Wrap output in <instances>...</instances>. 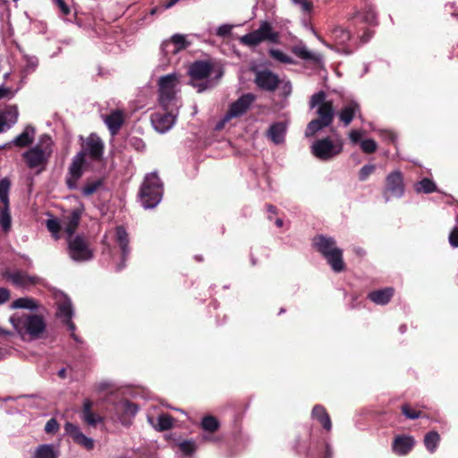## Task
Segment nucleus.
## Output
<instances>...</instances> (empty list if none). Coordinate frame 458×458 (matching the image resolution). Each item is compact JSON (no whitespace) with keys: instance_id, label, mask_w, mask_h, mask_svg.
<instances>
[{"instance_id":"f257e3e1","label":"nucleus","mask_w":458,"mask_h":458,"mask_svg":"<svg viewBox=\"0 0 458 458\" xmlns=\"http://www.w3.org/2000/svg\"><path fill=\"white\" fill-rule=\"evenodd\" d=\"M310 108H316L318 118L311 120L306 128L305 136L311 137L330 126L335 115L334 103L327 99V94L320 90L313 94L310 100Z\"/></svg>"},{"instance_id":"f03ea898","label":"nucleus","mask_w":458,"mask_h":458,"mask_svg":"<svg viewBox=\"0 0 458 458\" xmlns=\"http://www.w3.org/2000/svg\"><path fill=\"white\" fill-rule=\"evenodd\" d=\"M53 141L50 136H40L38 142L22 153L26 165L30 169H36L38 173L43 171L53 152Z\"/></svg>"},{"instance_id":"7ed1b4c3","label":"nucleus","mask_w":458,"mask_h":458,"mask_svg":"<svg viewBox=\"0 0 458 458\" xmlns=\"http://www.w3.org/2000/svg\"><path fill=\"white\" fill-rule=\"evenodd\" d=\"M313 244L327 259L333 271L339 273L344 270L343 250L336 246L334 238L318 235L314 238Z\"/></svg>"},{"instance_id":"20e7f679","label":"nucleus","mask_w":458,"mask_h":458,"mask_svg":"<svg viewBox=\"0 0 458 458\" xmlns=\"http://www.w3.org/2000/svg\"><path fill=\"white\" fill-rule=\"evenodd\" d=\"M163 197V184L156 173L146 175L139 194L140 202L144 208H154Z\"/></svg>"},{"instance_id":"39448f33","label":"nucleus","mask_w":458,"mask_h":458,"mask_svg":"<svg viewBox=\"0 0 458 458\" xmlns=\"http://www.w3.org/2000/svg\"><path fill=\"white\" fill-rule=\"evenodd\" d=\"M9 321L18 334L26 333L33 338L39 337L46 329V323L38 315L14 314Z\"/></svg>"},{"instance_id":"423d86ee","label":"nucleus","mask_w":458,"mask_h":458,"mask_svg":"<svg viewBox=\"0 0 458 458\" xmlns=\"http://www.w3.org/2000/svg\"><path fill=\"white\" fill-rule=\"evenodd\" d=\"M343 149L344 141L338 136L334 138L324 137L317 140L310 147L312 155L321 161H328L335 158L343 152Z\"/></svg>"},{"instance_id":"0eeeda50","label":"nucleus","mask_w":458,"mask_h":458,"mask_svg":"<svg viewBox=\"0 0 458 458\" xmlns=\"http://www.w3.org/2000/svg\"><path fill=\"white\" fill-rule=\"evenodd\" d=\"M159 103L162 107L179 106L177 93L179 91V76L173 72L160 77L158 81Z\"/></svg>"},{"instance_id":"6e6552de","label":"nucleus","mask_w":458,"mask_h":458,"mask_svg":"<svg viewBox=\"0 0 458 458\" xmlns=\"http://www.w3.org/2000/svg\"><path fill=\"white\" fill-rule=\"evenodd\" d=\"M330 42L326 41L318 37V40L327 48L334 50L338 54L349 55L353 52L350 45L351 34L350 32L340 26H334L329 30Z\"/></svg>"},{"instance_id":"1a4fd4ad","label":"nucleus","mask_w":458,"mask_h":458,"mask_svg":"<svg viewBox=\"0 0 458 458\" xmlns=\"http://www.w3.org/2000/svg\"><path fill=\"white\" fill-rule=\"evenodd\" d=\"M277 43L279 40L278 32L275 31L271 24L266 21H261L259 29L243 35L241 42L249 47H255L263 41Z\"/></svg>"},{"instance_id":"9d476101","label":"nucleus","mask_w":458,"mask_h":458,"mask_svg":"<svg viewBox=\"0 0 458 458\" xmlns=\"http://www.w3.org/2000/svg\"><path fill=\"white\" fill-rule=\"evenodd\" d=\"M255 99V95L251 93L241 96L236 101L230 105L224 117L216 124L215 129L220 131L230 120L242 116L249 110Z\"/></svg>"},{"instance_id":"9b49d317","label":"nucleus","mask_w":458,"mask_h":458,"mask_svg":"<svg viewBox=\"0 0 458 458\" xmlns=\"http://www.w3.org/2000/svg\"><path fill=\"white\" fill-rule=\"evenodd\" d=\"M162 108V111L151 114V123L157 131L165 133L174 125L179 106H170L169 108Z\"/></svg>"},{"instance_id":"f8f14e48","label":"nucleus","mask_w":458,"mask_h":458,"mask_svg":"<svg viewBox=\"0 0 458 458\" xmlns=\"http://www.w3.org/2000/svg\"><path fill=\"white\" fill-rule=\"evenodd\" d=\"M56 317L68 327V329L72 332V337L75 341H79L74 334L76 327L72 321L73 308L71 300L64 294L56 296Z\"/></svg>"},{"instance_id":"ddd939ff","label":"nucleus","mask_w":458,"mask_h":458,"mask_svg":"<svg viewBox=\"0 0 458 458\" xmlns=\"http://www.w3.org/2000/svg\"><path fill=\"white\" fill-rule=\"evenodd\" d=\"M68 250L71 259L77 262H84L93 258L92 250L84 239L79 235L68 238Z\"/></svg>"},{"instance_id":"4468645a","label":"nucleus","mask_w":458,"mask_h":458,"mask_svg":"<svg viewBox=\"0 0 458 458\" xmlns=\"http://www.w3.org/2000/svg\"><path fill=\"white\" fill-rule=\"evenodd\" d=\"M383 194L386 201H388L391 198H401L403 196V177L399 170L393 171L386 176Z\"/></svg>"},{"instance_id":"2eb2a0df","label":"nucleus","mask_w":458,"mask_h":458,"mask_svg":"<svg viewBox=\"0 0 458 458\" xmlns=\"http://www.w3.org/2000/svg\"><path fill=\"white\" fill-rule=\"evenodd\" d=\"M254 82L259 89L273 92L278 87L280 81L276 73L265 69L255 72Z\"/></svg>"},{"instance_id":"dca6fc26","label":"nucleus","mask_w":458,"mask_h":458,"mask_svg":"<svg viewBox=\"0 0 458 458\" xmlns=\"http://www.w3.org/2000/svg\"><path fill=\"white\" fill-rule=\"evenodd\" d=\"M85 163L84 153L79 152L73 158L69 166L66 183L69 189H75L77 182L82 175V167Z\"/></svg>"},{"instance_id":"f3484780","label":"nucleus","mask_w":458,"mask_h":458,"mask_svg":"<svg viewBox=\"0 0 458 458\" xmlns=\"http://www.w3.org/2000/svg\"><path fill=\"white\" fill-rule=\"evenodd\" d=\"M115 241L118 243L122 252V260L120 263L116 265V271H121L125 267V262L128 259L129 255L131 253V249L129 247V236L123 226L116 227Z\"/></svg>"},{"instance_id":"a211bd4d","label":"nucleus","mask_w":458,"mask_h":458,"mask_svg":"<svg viewBox=\"0 0 458 458\" xmlns=\"http://www.w3.org/2000/svg\"><path fill=\"white\" fill-rule=\"evenodd\" d=\"M104 151V143L102 140L95 133H91L85 140L84 150L85 155H89L92 159L101 158Z\"/></svg>"},{"instance_id":"6ab92c4d","label":"nucleus","mask_w":458,"mask_h":458,"mask_svg":"<svg viewBox=\"0 0 458 458\" xmlns=\"http://www.w3.org/2000/svg\"><path fill=\"white\" fill-rule=\"evenodd\" d=\"M102 119L107 126L111 135L114 136L118 133L124 123L125 114L120 109H115L109 114L102 115Z\"/></svg>"},{"instance_id":"aec40b11","label":"nucleus","mask_w":458,"mask_h":458,"mask_svg":"<svg viewBox=\"0 0 458 458\" xmlns=\"http://www.w3.org/2000/svg\"><path fill=\"white\" fill-rule=\"evenodd\" d=\"M188 45L189 43L186 41L184 35L174 34L170 39L162 43L161 49L165 55L169 54L175 55L182 49L186 48Z\"/></svg>"},{"instance_id":"412c9836","label":"nucleus","mask_w":458,"mask_h":458,"mask_svg":"<svg viewBox=\"0 0 458 458\" xmlns=\"http://www.w3.org/2000/svg\"><path fill=\"white\" fill-rule=\"evenodd\" d=\"M64 429L65 432L72 437L75 443L84 446L88 450L93 449V439L85 436L76 425L67 422L64 426Z\"/></svg>"},{"instance_id":"4be33fe9","label":"nucleus","mask_w":458,"mask_h":458,"mask_svg":"<svg viewBox=\"0 0 458 458\" xmlns=\"http://www.w3.org/2000/svg\"><path fill=\"white\" fill-rule=\"evenodd\" d=\"M358 115L360 119H362L360 114V106L356 101H350L347 103L338 113L340 121L345 125H349L353 118Z\"/></svg>"},{"instance_id":"5701e85b","label":"nucleus","mask_w":458,"mask_h":458,"mask_svg":"<svg viewBox=\"0 0 458 458\" xmlns=\"http://www.w3.org/2000/svg\"><path fill=\"white\" fill-rule=\"evenodd\" d=\"M414 445L413 437L400 435L393 442V451L398 455H405L413 448Z\"/></svg>"},{"instance_id":"b1692460","label":"nucleus","mask_w":458,"mask_h":458,"mask_svg":"<svg viewBox=\"0 0 458 458\" xmlns=\"http://www.w3.org/2000/svg\"><path fill=\"white\" fill-rule=\"evenodd\" d=\"M212 72V64L206 61L194 62L190 66V75L193 80H203L209 76Z\"/></svg>"},{"instance_id":"393cba45","label":"nucleus","mask_w":458,"mask_h":458,"mask_svg":"<svg viewBox=\"0 0 458 458\" xmlns=\"http://www.w3.org/2000/svg\"><path fill=\"white\" fill-rule=\"evenodd\" d=\"M35 135V128L32 125H27L22 132L16 136L11 143L19 148H26L33 143Z\"/></svg>"},{"instance_id":"a878e982","label":"nucleus","mask_w":458,"mask_h":458,"mask_svg":"<svg viewBox=\"0 0 458 458\" xmlns=\"http://www.w3.org/2000/svg\"><path fill=\"white\" fill-rule=\"evenodd\" d=\"M80 220L81 213L78 210H73L64 217L63 231L67 234L68 238L73 237L72 235L79 225Z\"/></svg>"},{"instance_id":"bb28decb","label":"nucleus","mask_w":458,"mask_h":458,"mask_svg":"<svg viewBox=\"0 0 458 458\" xmlns=\"http://www.w3.org/2000/svg\"><path fill=\"white\" fill-rule=\"evenodd\" d=\"M148 421L158 431L168 430L173 427L174 420L168 414H160L157 419L148 416Z\"/></svg>"},{"instance_id":"cd10ccee","label":"nucleus","mask_w":458,"mask_h":458,"mask_svg":"<svg viewBox=\"0 0 458 458\" xmlns=\"http://www.w3.org/2000/svg\"><path fill=\"white\" fill-rule=\"evenodd\" d=\"M394 295V288L387 287L385 289L371 292L369 299L377 305H385L389 302Z\"/></svg>"},{"instance_id":"c85d7f7f","label":"nucleus","mask_w":458,"mask_h":458,"mask_svg":"<svg viewBox=\"0 0 458 458\" xmlns=\"http://www.w3.org/2000/svg\"><path fill=\"white\" fill-rule=\"evenodd\" d=\"M91 408L92 402L89 399H86L82 406V419L89 426H96L102 421V418L97 413H94Z\"/></svg>"},{"instance_id":"c756f323","label":"nucleus","mask_w":458,"mask_h":458,"mask_svg":"<svg viewBox=\"0 0 458 458\" xmlns=\"http://www.w3.org/2000/svg\"><path fill=\"white\" fill-rule=\"evenodd\" d=\"M311 416L313 419L318 420L325 429H331L332 423L330 417L323 406L318 404L315 405L312 409Z\"/></svg>"},{"instance_id":"7c9ffc66","label":"nucleus","mask_w":458,"mask_h":458,"mask_svg":"<svg viewBox=\"0 0 458 458\" xmlns=\"http://www.w3.org/2000/svg\"><path fill=\"white\" fill-rule=\"evenodd\" d=\"M286 132V127L282 123L272 124L268 130V136L275 144L284 142Z\"/></svg>"},{"instance_id":"2f4dec72","label":"nucleus","mask_w":458,"mask_h":458,"mask_svg":"<svg viewBox=\"0 0 458 458\" xmlns=\"http://www.w3.org/2000/svg\"><path fill=\"white\" fill-rule=\"evenodd\" d=\"M18 115V109L15 106H8L0 113V118L4 122V125L7 129L11 128L17 123Z\"/></svg>"},{"instance_id":"473e14b6","label":"nucleus","mask_w":458,"mask_h":458,"mask_svg":"<svg viewBox=\"0 0 458 458\" xmlns=\"http://www.w3.org/2000/svg\"><path fill=\"white\" fill-rule=\"evenodd\" d=\"M293 52L300 58L303 60H310L315 63H320L322 56L319 54L310 51L305 46H296L293 48Z\"/></svg>"},{"instance_id":"72a5a7b5","label":"nucleus","mask_w":458,"mask_h":458,"mask_svg":"<svg viewBox=\"0 0 458 458\" xmlns=\"http://www.w3.org/2000/svg\"><path fill=\"white\" fill-rule=\"evenodd\" d=\"M58 451L53 445H40L37 447L34 458H57Z\"/></svg>"},{"instance_id":"f704fd0d","label":"nucleus","mask_w":458,"mask_h":458,"mask_svg":"<svg viewBox=\"0 0 458 458\" xmlns=\"http://www.w3.org/2000/svg\"><path fill=\"white\" fill-rule=\"evenodd\" d=\"M440 442V436L437 431H430L424 437V445L427 450L433 454L437 449Z\"/></svg>"},{"instance_id":"c9c22d12","label":"nucleus","mask_w":458,"mask_h":458,"mask_svg":"<svg viewBox=\"0 0 458 458\" xmlns=\"http://www.w3.org/2000/svg\"><path fill=\"white\" fill-rule=\"evenodd\" d=\"M12 309H25L30 310H36L38 304L31 298H19L12 303Z\"/></svg>"},{"instance_id":"e433bc0d","label":"nucleus","mask_w":458,"mask_h":458,"mask_svg":"<svg viewBox=\"0 0 458 458\" xmlns=\"http://www.w3.org/2000/svg\"><path fill=\"white\" fill-rule=\"evenodd\" d=\"M11 187V182L8 178H3L0 180V202L4 206H10L9 204V191Z\"/></svg>"},{"instance_id":"4c0bfd02","label":"nucleus","mask_w":458,"mask_h":458,"mask_svg":"<svg viewBox=\"0 0 458 458\" xmlns=\"http://www.w3.org/2000/svg\"><path fill=\"white\" fill-rule=\"evenodd\" d=\"M11 215L10 206H4L0 211V226L4 232H8L11 229Z\"/></svg>"},{"instance_id":"58836bf2","label":"nucleus","mask_w":458,"mask_h":458,"mask_svg":"<svg viewBox=\"0 0 458 458\" xmlns=\"http://www.w3.org/2000/svg\"><path fill=\"white\" fill-rule=\"evenodd\" d=\"M437 186L433 181L424 178L415 185L417 192L431 193L436 191Z\"/></svg>"},{"instance_id":"ea45409f","label":"nucleus","mask_w":458,"mask_h":458,"mask_svg":"<svg viewBox=\"0 0 458 458\" xmlns=\"http://www.w3.org/2000/svg\"><path fill=\"white\" fill-rule=\"evenodd\" d=\"M102 186V180L98 179L91 182H88L81 189L83 196H90L95 193Z\"/></svg>"},{"instance_id":"a19ab883","label":"nucleus","mask_w":458,"mask_h":458,"mask_svg":"<svg viewBox=\"0 0 458 458\" xmlns=\"http://www.w3.org/2000/svg\"><path fill=\"white\" fill-rule=\"evenodd\" d=\"M202 428L208 432H214L218 428V421L213 416H206L201 421Z\"/></svg>"},{"instance_id":"79ce46f5","label":"nucleus","mask_w":458,"mask_h":458,"mask_svg":"<svg viewBox=\"0 0 458 458\" xmlns=\"http://www.w3.org/2000/svg\"><path fill=\"white\" fill-rule=\"evenodd\" d=\"M13 284L22 286L31 282V279L25 274L21 272H14L9 276Z\"/></svg>"},{"instance_id":"37998d69","label":"nucleus","mask_w":458,"mask_h":458,"mask_svg":"<svg viewBox=\"0 0 458 458\" xmlns=\"http://www.w3.org/2000/svg\"><path fill=\"white\" fill-rule=\"evenodd\" d=\"M47 230L52 233V236L58 240L60 238L59 236V231L63 229V226L60 225V223L57 219L52 218L47 220Z\"/></svg>"},{"instance_id":"c03bdc74","label":"nucleus","mask_w":458,"mask_h":458,"mask_svg":"<svg viewBox=\"0 0 458 458\" xmlns=\"http://www.w3.org/2000/svg\"><path fill=\"white\" fill-rule=\"evenodd\" d=\"M269 55L276 60L283 64H293L294 61L292 57L278 49H270Z\"/></svg>"},{"instance_id":"a18cd8bd","label":"nucleus","mask_w":458,"mask_h":458,"mask_svg":"<svg viewBox=\"0 0 458 458\" xmlns=\"http://www.w3.org/2000/svg\"><path fill=\"white\" fill-rule=\"evenodd\" d=\"M24 59L26 62L24 68H23L24 72L29 74V73L35 72V70L37 69V67L38 65V58L36 56L24 55Z\"/></svg>"},{"instance_id":"49530a36","label":"nucleus","mask_w":458,"mask_h":458,"mask_svg":"<svg viewBox=\"0 0 458 458\" xmlns=\"http://www.w3.org/2000/svg\"><path fill=\"white\" fill-rule=\"evenodd\" d=\"M118 408L123 410L126 414L134 416L138 412V407L136 404L124 400L119 403Z\"/></svg>"},{"instance_id":"de8ad7c7","label":"nucleus","mask_w":458,"mask_h":458,"mask_svg":"<svg viewBox=\"0 0 458 458\" xmlns=\"http://www.w3.org/2000/svg\"><path fill=\"white\" fill-rule=\"evenodd\" d=\"M377 142L372 139L364 140L360 142V148L364 153L370 154L377 150Z\"/></svg>"},{"instance_id":"09e8293b","label":"nucleus","mask_w":458,"mask_h":458,"mask_svg":"<svg viewBox=\"0 0 458 458\" xmlns=\"http://www.w3.org/2000/svg\"><path fill=\"white\" fill-rule=\"evenodd\" d=\"M363 21L369 24L377 23V13L373 7L369 6L365 9Z\"/></svg>"},{"instance_id":"8fccbe9b","label":"nucleus","mask_w":458,"mask_h":458,"mask_svg":"<svg viewBox=\"0 0 458 458\" xmlns=\"http://www.w3.org/2000/svg\"><path fill=\"white\" fill-rule=\"evenodd\" d=\"M376 166L374 165H363L359 172V179L363 182L368 179V177L373 174Z\"/></svg>"},{"instance_id":"3c124183","label":"nucleus","mask_w":458,"mask_h":458,"mask_svg":"<svg viewBox=\"0 0 458 458\" xmlns=\"http://www.w3.org/2000/svg\"><path fill=\"white\" fill-rule=\"evenodd\" d=\"M403 414L411 420H414L420 417L421 412L411 410L409 405L405 404L402 406Z\"/></svg>"},{"instance_id":"603ef678","label":"nucleus","mask_w":458,"mask_h":458,"mask_svg":"<svg viewBox=\"0 0 458 458\" xmlns=\"http://www.w3.org/2000/svg\"><path fill=\"white\" fill-rule=\"evenodd\" d=\"M59 429V424L57 420L54 418L47 420L45 425V431L48 434H55Z\"/></svg>"},{"instance_id":"864d4df0","label":"nucleus","mask_w":458,"mask_h":458,"mask_svg":"<svg viewBox=\"0 0 458 458\" xmlns=\"http://www.w3.org/2000/svg\"><path fill=\"white\" fill-rule=\"evenodd\" d=\"M233 26L230 24L220 25L216 31V36L221 38L228 37L232 32Z\"/></svg>"},{"instance_id":"5fc2aeb1","label":"nucleus","mask_w":458,"mask_h":458,"mask_svg":"<svg viewBox=\"0 0 458 458\" xmlns=\"http://www.w3.org/2000/svg\"><path fill=\"white\" fill-rule=\"evenodd\" d=\"M179 447L185 454H191L195 451V444L192 441H183L180 443Z\"/></svg>"},{"instance_id":"6e6d98bb","label":"nucleus","mask_w":458,"mask_h":458,"mask_svg":"<svg viewBox=\"0 0 458 458\" xmlns=\"http://www.w3.org/2000/svg\"><path fill=\"white\" fill-rule=\"evenodd\" d=\"M303 13H309L312 9V3L307 0H292Z\"/></svg>"},{"instance_id":"4d7b16f0","label":"nucleus","mask_w":458,"mask_h":458,"mask_svg":"<svg viewBox=\"0 0 458 458\" xmlns=\"http://www.w3.org/2000/svg\"><path fill=\"white\" fill-rule=\"evenodd\" d=\"M449 243L454 248H458V219L457 225L452 230L449 234Z\"/></svg>"},{"instance_id":"13d9d810","label":"nucleus","mask_w":458,"mask_h":458,"mask_svg":"<svg viewBox=\"0 0 458 458\" xmlns=\"http://www.w3.org/2000/svg\"><path fill=\"white\" fill-rule=\"evenodd\" d=\"M362 136V131H359V130H352L350 133H349V138H350V140L353 143V144H356L360 141V138Z\"/></svg>"},{"instance_id":"bf43d9fd","label":"nucleus","mask_w":458,"mask_h":458,"mask_svg":"<svg viewBox=\"0 0 458 458\" xmlns=\"http://www.w3.org/2000/svg\"><path fill=\"white\" fill-rule=\"evenodd\" d=\"M292 84L290 81H284L281 86V91L284 97L287 98L292 93Z\"/></svg>"},{"instance_id":"052dcab7","label":"nucleus","mask_w":458,"mask_h":458,"mask_svg":"<svg viewBox=\"0 0 458 458\" xmlns=\"http://www.w3.org/2000/svg\"><path fill=\"white\" fill-rule=\"evenodd\" d=\"M380 135L384 139L392 141L393 143L395 142L396 135L393 131H380Z\"/></svg>"},{"instance_id":"680f3d73","label":"nucleus","mask_w":458,"mask_h":458,"mask_svg":"<svg viewBox=\"0 0 458 458\" xmlns=\"http://www.w3.org/2000/svg\"><path fill=\"white\" fill-rule=\"evenodd\" d=\"M58 7L60 8L61 12L64 15H68L70 13V8L69 6L64 2V0H54Z\"/></svg>"},{"instance_id":"e2e57ef3","label":"nucleus","mask_w":458,"mask_h":458,"mask_svg":"<svg viewBox=\"0 0 458 458\" xmlns=\"http://www.w3.org/2000/svg\"><path fill=\"white\" fill-rule=\"evenodd\" d=\"M9 297V291L4 288H0V304L4 303Z\"/></svg>"},{"instance_id":"0e129e2a","label":"nucleus","mask_w":458,"mask_h":458,"mask_svg":"<svg viewBox=\"0 0 458 458\" xmlns=\"http://www.w3.org/2000/svg\"><path fill=\"white\" fill-rule=\"evenodd\" d=\"M9 96H13V93L11 92L10 89L4 86H0V98Z\"/></svg>"},{"instance_id":"69168bd1","label":"nucleus","mask_w":458,"mask_h":458,"mask_svg":"<svg viewBox=\"0 0 458 458\" xmlns=\"http://www.w3.org/2000/svg\"><path fill=\"white\" fill-rule=\"evenodd\" d=\"M193 86L197 89L198 92H202L208 89V84L205 82L193 83Z\"/></svg>"},{"instance_id":"338daca9","label":"nucleus","mask_w":458,"mask_h":458,"mask_svg":"<svg viewBox=\"0 0 458 458\" xmlns=\"http://www.w3.org/2000/svg\"><path fill=\"white\" fill-rule=\"evenodd\" d=\"M10 355V350L0 347V360L5 359Z\"/></svg>"},{"instance_id":"774afa93","label":"nucleus","mask_w":458,"mask_h":458,"mask_svg":"<svg viewBox=\"0 0 458 458\" xmlns=\"http://www.w3.org/2000/svg\"><path fill=\"white\" fill-rule=\"evenodd\" d=\"M371 37H372V33H371L370 31H367V32H365V33L361 36L360 40H361L363 43H366V42H368V41L370 39V38H371Z\"/></svg>"}]
</instances>
